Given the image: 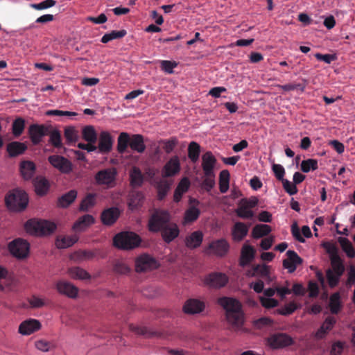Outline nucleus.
Listing matches in <instances>:
<instances>
[{
  "label": "nucleus",
  "instance_id": "46",
  "mask_svg": "<svg viewBox=\"0 0 355 355\" xmlns=\"http://www.w3.org/2000/svg\"><path fill=\"white\" fill-rule=\"evenodd\" d=\"M200 146L196 141H191L188 146V157L191 159V161L193 163H196L200 156Z\"/></svg>",
  "mask_w": 355,
  "mask_h": 355
},
{
  "label": "nucleus",
  "instance_id": "58",
  "mask_svg": "<svg viewBox=\"0 0 355 355\" xmlns=\"http://www.w3.org/2000/svg\"><path fill=\"white\" fill-rule=\"evenodd\" d=\"M298 309L297 304L294 302H291L285 304L283 307L278 309V313L282 315H288L292 314Z\"/></svg>",
  "mask_w": 355,
  "mask_h": 355
},
{
  "label": "nucleus",
  "instance_id": "17",
  "mask_svg": "<svg viewBox=\"0 0 355 355\" xmlns=\"http://www.w3.org/2000/svg\"><path fill=\"white\" fill-rule=\"evenodd\" d=\"M113 138L107 131H102L99 135V141L98 148L101 153L107 154L112 149L113 146Z\"/></svg>",
  "mask_w": 355,
  "mask_h": 355
},
{
  "label": "nucleus",
  "instance_id": "2",
  "mask_svg": "<svg viewBox=\"0 0 355 355\" xmlns=\"http://www.w3.org/2000/svg\"><path fill=\"white\" fill-rule=\"evenodd\" d=\"M28 203V194L18 188L9 191L5 196L6 206L10 211H22L27 207Z\"/></svg>",
  "mask_w": 355,
  "mask_h": 355
},
{
  "label": "nucleus",
  "instance_id": "25",
  "mask_svg": "<svg viewBox=\"0 0 355 355\" xmlns=\"http://www.w3.org/2000/svg\"><path fill=\"white\" fill-rule=\"evenodd\" d=\"M249 226L242 222H236L232 229V236L234 241H241L248 234Z\"/></svg>",
  "mask_w": 355,
  "mask_h": 355
},
{
  "label": "nucleus",
  "instance_id": "43",
  "mask_svg": "<svg viewBox=\"0 0 355 355\" xmlns=\"http://www.w3.org/2000/svg\"><path fill=\"white\" fill-rule=\"evenodd\" d=\"M200 214V211L195 206L189 207L184 213V223H191L196 220Z\"/></svg>",
  "mask_w": 355,
  "mask_h": 355
},
{
  "label": "nucleus",
  "instance_id": "13",
  "mask_svg": "<svg viewBox=\"0 0 355 355\" xmlns=\"http://www.w3.org/2000/svg\"><path fill=\"white\" fill-rule=\"evenodd\" d=\"M159 232L163 241L170 243L179 236L180 229L176 223L171 221Z\"/></svg>",
  "mask_w": 355,
  "mask_h": 355
},
{
  "label": "nucleus",
  "instance_id": "52",
  "mask_svg": "<svg viewBox=\"0 0 355 355\" xmlns=\"http://www.w3.org/2000/svg\"><path fill=\"white\" fill-rule=\"evenodd\" d=\"M96 251L92 250H78L74 252L73 257L78 260H90L96 255Z\"/></svg>",
  "mask_w": 355,
  "mask_h": 355
},
{
  "label": "nucleus",
  "instance_id": "55",
  "mask_svg": "<svg viewBox=\"0 0 355 355\" xmlns=\"http://www.w3.org/2000/svg\"><path fill=\"white\" fill-rule=\"evenodd\" d=\"M330 260L333 272L342 276L345 271V267L340 257H334Z\"/></svg>",
  "mask_w": 355,
  "mask_h": 355
},
{
  "label": "nucleus",
  "instance_id": "56",
  "mask_svg": "<svg viewBox=\"0 0 355 355\" xmlns=\"http://www.w3.org/2000/svg\"><path fill=\"white\" fill-rule=\"evenodd\" d=\"M130 329L135 333L144 336L145 337L150 338L153 336H156L158 334L155 331H151L148 330L146 327H135L133 325L130 326Z\"/></svg>",
  "mask_w": 355,
  "mask_h": 355
},
{
  "label": "nucleus",
  "instance_id": "4",
  "mask_svg": "<svg viewBox=\"0 0 355 355\" xmlns=\"http://www.w3.org/2000/svg\"><path fill=\"white\" fill-rule=\"evenodd\" d=\"M171 221V216L168 211L156 209L150 216L148 222V229L150 232H159Z\"/></svg>",
  "mask_w": 355,
  "mask_h": 355
},
{
  "label": "nucleus",
  "instance_id": "26",
  "mask_svg": "<svg viewBox=\"0 0 355 355\" xmlns=\"http://www.w3.org/2000/svg\"><path fill=\"white\" fill-rule=\"evenodd\" d=\"M35 193L40 196L46 195L49 190V180L43 176H37L33 180Z\"/></svg>",
  "mask_w": 355,
  "mask_h": 355
},
{
  "label": "nucleus",
  "instance_id": "39",
  "mask_svg": "<svg viewBox=\"0 0 355 355\" xmlns=\"http://www.w3.org/2000/svg\"><path fill=\"white\" fill-rule=\"evenodd\" d=\"M342 250L349 258L355 257V250L349 240L345 237H339L338 239Z\"/></svg>",
  "mask_w": 355,
  "mask_h": 355
},
{
  "label": "nucleus",
  "instance_id": "32",
  "mask_svg": "<svg viewBox=\"0 0 355 355\" xmlns=\"http://www.w3.org/2000/svg\"><path fill=\"white\" fill-rule=\"evenodd\" d=\"M190 187V181L187 178H183L178 183L173 194V200L178 202L181 200L182 195L187 192Z\"/></svg>",
  "mask_w": 355,
  "mask_h": 355
},
{
  "label": "nucleus",
  "instance_id": "38",
  "mask_svg": "<svg viewBox=\"0 0 355 355\" xmlns=\"http://www.w3.org/2000/svg\"><path fill=\"white\" fill-rule=\"evenodd\" d=\"M130 135L127 132H121L117 139V151L121 154L124 153L130 146Z\"/></svg>",
  "mask_w": 355,
  "mask_h": 355
},
{
  "label": "nucleus",
  "instance_id": "9",
  "mask_svg": "<svg viewBox=\"0 0 355 355\" xmlns=\"http://www.w3.org/2000/svg\"><path fill=\"white\" fill-rule=\"evenodd\" d=\"M51 126L45 125L31 124L28 128V135L31 142L34 145L39 144L42 138L48 135Z\"/></svg>",
  "mask_w": 355,
  "mask_h": 355
},
{
  "label": "nucleus",
  "instance_id": "54",
  "mask_svg": "<svg viewBox=\"0 0 355 355\" xmlns=\"http://www.w3.org/2000/svg\"><path fill=\"white\" fill-rule=\"evenodd\" d=\"M318 168V161L314 159H308L302 161L301 163V170L304 173H309L311 170L315 171Z\"/></svg>",
  "mask_w": 355,
  "mask_h": 355
},
{
  "label": "nucleus",
  "instance_id": "60",
  "mask_svg": "<svg viewBox=\"0 0 355 355\" xmlns=\"http://www.w3.org/2000/svg\"><path fill=\"white\" fill-rule=\"evenodd\" d=\"M55 3V0H44L39 3H31L30 7L35 10H44L54 6Z\"/></svg>",
  "mask_w": 355,
  "mask_h": 355
},
{
  "label": "nucleus",
  "instance_id": "57",
  "mask_svg": "<svg viewBox=\"0 0 355 355\" xmlns=\"http://www.w3.org/2000/svg\"><path fill=\"white\" fill-rule=\"evenodd\" d=\"M326 275L328 284L331 288H334L338 284L341 275L334 272L331 269H328L326 271Z\"/></svg>",
  "mask_w": 355,
  "mask_h": 355
},
{
  "label": "nucleus",
  "instance_id": "30",
  "mask_svg": "<svg viewBox=\"0 0 355 355\" xmlns=\"http://www.w3.org/2000/svg\"><path fill=\"white\" fill-rule=\"evenodd\" d=\"M144 181V176L139 168L133 166L130 171V184L133 188L141 187Z\"/></svg>",
  "mask_w": 355,
  "mask_h": 355
},
{
  "label": "nucleus",
  "instance_id": "59",
  "mask_svg": "<svg viewBox=\"0 0 355 355\" xmlns=\"http://www.w3.org/2000/svg\"><path fill=\"white\" fill-rule=\"evenodd\" d=\"M162 143L163 144L162 148L164 150L167 154H169L173 150L178 144V139L175 137H173L170 139L163 140L162 141Z\"/></svg>",
  "mask_w": 355,
  "mask_h": 355
},
{
  "label": "nucleus",
  "instance_id": "41",
  "mask_svg": "<svg viewBox=\"0 0 355 355\" xmlns=\"http://www.w3.org/2000/svg\"><path fill=\"white\" fill-rule=\"evenodd\" d=\"M329 309L332 314H337L340 311L342 304L340 296L338 293H334L329 298Z\"/></svg>",
  "mask_w": 355,
  "mask_h": 355
},
{
  "label": "nucleus",
  "instance_id": "48",
  "mask_svg": "<svg viewBox=\"0 0 355 355\" xmlns=\"http://www.w3.org/2000/svg\"><path fill=\"white\" fill-rule=\"evenodd\" d=\"M230 173L227 170H223L219 175V189L222 193H225L229 189Z\"/></svg>",
  "mask_w": 355,
  "mask_h": 355
},
{
  "label": "nucleus",
  "instance_id": "23",
  "mask_svg": "<svg viewBox=\"0 0 355 355\" xmlns=\"http://www.w3.org/2000/svg\"><path fill=\"white\" fill-rule=\"evenodd\" d=\"M40 322L35 319H30L22 322L19 327V332L22 335H30L39 330Z\"/></svg>",
  "mask_w": 355,
  "mask_h": 355
},
{
  "label": "nucleus",
  "instance_id": "21",
  "mask_svg": "<svg viewBox=\"0 0 355 355\" xmlns=\"http://www.w3.org/2000/svg\"><path fill=\"white\" fill-rule=\"evenodd\" d=\"M27 148L28 147L25 143L17 141H11L6 146V151L11 158L23 155Z\"/></svg>",
  "mask_w": 355,
  "mask_h": 355
},
{
  "label": "nucleus",
  "instance_id": "61",
  "mask_svg": "<svg viewBox=\"0 0 355 355\" xmlns=\"http://www.w3.org/2000/svg\"><path fill=\"white\" fill-rule=\"evenodd\" d=\"M283 188L289 195L293 196L297 193L298 189L293 182H290L287 179H284L282 181Z\"/></svg>",
  "mask_w": 355,
  "mask_h": 355
},
{
  "label": "nucleus",
  "instance_id": "34",
  "mask_svg": "<svg viewBox=\"0 0 355 355\" xmlns=\"http://www.w3.org/2000/svg\"><path fill=\"white\" fill-rule=\"evenodd\" d=\"M130 147L139 153H144L146 150L144 137L139 134L132 135L130 137Z\"/></svg>",
  "mask_w": 355,
  "mask_h": 355
},
{
  "label": "nucleus",
  "instance_id": "14",
  "mask_svg": "<svg viewBox=\"0 0 355 355\" xmlns=\"http://www.w3.org/2000/svg\"><path fill=\"white\" fill-rule=\"evenodd\" d=\"M287 258L283 260V266L287 269L288 272H293L298 265L302 264V259L299 257L294 250H288L286 252Z\"/></svg>",
  "mask_w": 355,
  "mask_h": 355
},
{
  "label": "nucleus",
  "instance_id": "45",
  "mask_svg": "<svg viewBox=\"0 0 355 355\" xmlns=\"http://www.w3.org/2000/svg\"><path fill=\"white\" fill-rule=\"evenodd\" d=\"M171 188V184L166 180H162L157 182L156 189L157 191V198L159 200H162L166 196L169 189Z\"/></svg>",
  "mask_w": 355,
  "mask_h": 355
},
{
  "label": "nucleus",
  "instance_id": "29",
  "mask_svg": "<svg viewBox=\"0 0 355 355\" xmlns=\"http://www.w3.org/2000/svg\"><path fill=\"white\" fill-rule=\"evenodd\" d=\"M203 241V234L201 231L193 232L185 239V245L189 249L198 248Z\"/></svg>",
  "mask_w": 355,
  "mask_h": 355
},
{
  "label": "nucleus",
  "instance_id": "18",
  "mask_svg": "<svg viewBox=\"0 0 355 355\" xmlns=\"http://www.w3.org/2000/svg\"><path fill=\"white\" fill-rule=\"evenodd\" d=\"M216 159L211 152L207 151L202 156V168L205 175L214 173V169L216 164Z\"/></svg>",
  "mask_w": 355,
  "mask_h": 355
},
{
  "label": "nucleus",
  "instance_id": "37",
  "mask_svg": "<svg viewBox=\"0 0 355 355\" xmlns=\"http://www.w3.org/2000/svg\"><path fill=\"white\" fill-rule=\"evenodd\" d=\"M269 267L265 264H257L252 268V270L248 271V275L252 277L260 276L261 277H267L269 275Z\"/></svg>",
  "mask_w": 355,
  "mask_h": 355
},
{
  "label": "nucleus",
  "instance_id": "6",
  "mask_svg": "<svg viewBox=\"0 0 355 355\" xmlns=\"http://www.w3.org/2000/svg\"><path fill=\"white\" fill-rule=\"evenodd\" d=\"M117 170L114 167H110L98 171L94 180L97 184L112 188L115 186Z\"/></svg>",
  "mask_w": 355,
  "mask_h": 355
},
{
  "label": "nucleus",
  "instance_id": "1",
  "mask_svg": "<svg viewBox=\"0 0 355 355\" xmlns=\"http://www.w3.org/2000/svg\"><path fill=\"white\" fill-rule=\"evenodd\" d=\"M218 303L226 311V318L234 327L239 328L243 323V315L241 304L236 299L222 297L218 298Z\"/></svg>",
  "mask_w": 355,
  "mask_h": 355
},
{
  "label": "nucleus",
  "instance_id": "8",
  "mask_svg": "<svg viewBox=\"0 0 355 355\" xmlns=\"http://www.w3.org/2000/svg\"><path fill=\"white\" fill-rule=\"evenodd\" d=\"M159 266L158 261L147 254L139 256L135 260V270L137 272L157 269Z\"/></svg>",
  "mask_w": 355,
  "mask_h": 355
},
{
  "label": "nucleus",
  "instance_id": "3",
  "mask_svg": "<svg viewBox=\"0 0 355 355\" xmlns=\"http://www.w3.org/2000/svg\"><path fill=\"white\" fill-rule=\"evenodd\" d=\"M26 231L33 235H49L56 229V225L46 220L30 219L24 225Z\"/></svg>",
  "mask_w": 355,
  "mask_h": 355
},
{
  "label": "nucleus",
  "instance_id": "53",
  "mask_svg": "<svg viewBox=\"0 0 355 355\" xmlns=\"http://www.w3.org/2000/svg\"><path fill=\"white\" fill-rule=\"evenodd\" d=\"M64 135L68 144L76 142L78 139V131L72 126L67 127Z\"/></svg>",
  "mask_w": 355,
  "mask_h": 355
},
{
  "label": "nucleus",
  "instance_id": "33",
  "mask_svg": "<svg viewBox=\"0 0 355 355\" xmlns=\"http://www.w3.org/2000/svg\"><path fill=\"white\" fill-rule=\"evenodd\" d=\"M96 193H87L80 203L79 211L86 212L93 208L96 204Z\"/></svg>",
  "mask_w": 355,
  "mask_h": 355
},
{
  "label": "nucleus",
  "instance_id": "16",
  "mask_svg": "<svg viewBox=\"0 0 355 355\" xmlns=\"http://www.w3.org/2000/svg\"><path fill=\"white\" fill-rule=\"evenodd\" d=\"M19 173L22 178L28 181L33 178L36 172L35 164L30 160H23L19 163Z\"/></svg>",
  "mask_w": 355,
  "mask_h": 355
},
{
  "label": "nucleus",
  "instance_id": "24",
  "mask_svg": "<svg viewBox=\"0 0 355 355\" xmlns=\"http://www.w3.org/2000/svg\"><path fill=\"white\" fill-rule=\"evenodd\" d=\"M228 282L227 277L223 273L210 274L205 279V283L214 288H221L226 285Z\"/></svg>",
  "mask_w": 355,
  "mask_h": 355
},
{
  "label": "nucleus",
  "instance_id": "12",
  "mask_svg": "<svg viewBox=\"0 0 355 355\" xmlns=\"http://www.w3.org/2000/svg\"><path fill=\"white\" fill-rule=\"evenodd\" d=\"M180 169V159L175 155L171 157L164 166L162 170V175L163 178L173 177L179 173Z\"/></svg>",
  "mask_w": 355,
  "mask_h": 355
},
{
  "label": "nucleus",
  "instance_id": "20",
  "mask_svg": "<svg viewBox=\"0 0 355 355\" xmlns=\"http://www.w3.org/2000/svg\"><path fill=\"white\" fill-rule=\"evenodd\" d=\"M119 215L120 211L117 207L107 208L101 214V221L103 225L110 226L117 220Z\"/></svg>",
  "mask_w": 355,
  "mask_h": 355
},
{
  "label": "nucleus",
  "instance_id": "5",
  "mask_svg": "<svg viewBox=\"0 0 355 355\" xmlns=\"http://www.w3.org/2000/svg\"><path fill=\"white\" fill-rule=\"evenodd\" d=\"M141 240L139 235L132 232H122L113 239L114 245L122 250H131L138 247Z\"/></svg>",
  "mask_w": 355,
  "mask_h": 355
},
{
  "label": "nucleus",
  "instance_id": "11",
  "mask_svg": "<svg viewBox=\"0 0 355 355\" xmlns=\"http://www.w3.org/2000/svg\"><path fill=\"white\" fill-rule=\"evenodd\" d=\"M15 278L8 271L0 266V291L7 293L14 290L15 287Z\"/></svg>",
  "mask_w": 355,
  "mask_h": 355
},
{
  "label": "nucleus",
  "instance_id": "64",
  "mask_svg": "<svg viewBox=\"0 0 355 355\" xmlns=\"http://www.w3.org/2000/svg\"><path fill=\"white\" fill-rule=\"evenodd\" d=\"M322 245L327 252L329 254L330 259L334 257H340L338 254V248L335 244L327 242L324 243Z\"/></svg>",
  "mask_w": 355,
  "mask_h": 355
},
{
  "label": "nucleus",
  "instance_id": "40",
  "mask_svg": "<svg viewBox=\"0 0 355 355\" xmlns=\"http://www.w3.org/2000/svg\"><path fill=\"white\" fill-rule=\"evenodd\" d=\"M270 232L271 227L268 225L258 224L253 227L252 234L254 239H259L267 236Z\"/></svg>",
  "mask_w": 355,
  "mask_h": 355
},
{
  "label": "nucleus",
  "instance_id": "28",
  "mask_svg": "<svg viewBox=\"0 0 355 355\" xmlns=\"http://www.w3.org/2000/svg\"><path fill=\"white\" fill-rule=\"evenodd\" d=\"M58 292L69 297L73 298L77 296L78 288L69 282L60 281L56 284Z\"/></svg>",
  "mask_w": 355,
  "mask_h": 355
},
{
  "label": "nucleus",
  "instance_id": "15",
  "mask_svg": "<svg viewBox=\"0 0 355 355\" xmlns=\"http://www.w3.org/2000/svg\"><path fill=\"white\" fill-rule=\"evenodd\" d=\"M268 343L270 347L277 349L289 346L293 341L292 338L286 334H277L270 337Z\"/></svg>",
  "mask_w": 355,
  "mask_h": 355
},
{
  "label": "nucleus",
  "instance_id": "27",
  "mask_svg": "<svg viewBox=\"0 0 355 355\" xmlns=\"http://www.w3.org/2000/svg\"><path fill=\"white\" fill-rule=\"evenodd\" d=\"M255 252L252 245L244 244L241 252L240 265L243 267L249 264L253 260Z\"/></svg>",
  "mask_w": 355,
  "mask_h": 355
},
{
  "label": "nucleus",
  "instance_id": "22",
  "mask_svg": "<svg viewBox=\"0 0 355 355\" xmlns=\"http://www.w3.org/2000/svg\"><path fill=\"white\" fill-rule=\"evenodd\" d=\"M205 309L203 302L197 299H189L186 301L183 311L187 314H196L202 312Z\"/></svg>",
  "mask_w": 355,
  "mask_h": 355
},
{
  "label": "nucleus",
  "instance_id": "7",
  "mask_svg": "<svg viewBox=\"0 0 355 355\" xmlns=\"http://www.w3.org/2000/svg\"><path fill=\"white\" fill-rule=\"evenodd\" d=\"M29 243L23 239H16L8 244V250L10 254L19 259L27 257L29 254Z\"/></svg>",
  "mask_w": 355,
  "mask_h": 355
},
{
  "label": "nucleus",
  "instance_id": "10",
  "mask_svg": "<svg viewBox=\"0 0 355 355\" xmlns=\"http://www.w3.org/2000/svg\"><path fill=\"white\" fill-rule=\"evenodd\" d=\"M49 162L62 173L68 174L73 170L71 162L64 157L58 155H50L48 157Z\"/></svg>",
  "mask_w": 355,
  "mask_h": 355
},
{
  "label": "nucleus",
  "instance_id": "63",
  "mask_svg": "<svg viewBox=\"0 0 355 355\" xmlns=\"http://www.w3.org/2000/svg\"><path fill=\"white\" fill-rule=\"evenodd\" d=\"M215 186V173L210 175H205L202 181V187L207 191H209Z\"/></svg>",
  "mask_w": 355,
  "mask_h": 355
},
{
  "label": "nucleus",
  "instance_id": "50",
  "mask_svg": "<svg viewBox=\"0 0 355 355\" xmlns=\"http://www.w3.org/2000/svg\"><path fill=\"white\" fill-rule=\"evenodd\" d=\"M69 275L74 279H89L90 275L84 269L79 267L71 268L69 270Z\"/></svg>",
  "mask_w": 355,
  "mask_h": 355
},
{
  "label": "nucleus",
  "instance_id": "19",
  "mask_svg": "<svg viewBox=\"0 0 355 355\" xmlns=\"http://www.w3.org/2000/svg\"><path fill=\"white\" fill-rule=\"evenodd\" d=\"M209 249L216 255L224 257L229 251L230 244L225 239H220L212 241L209 245Z\"/></svg>",
  "mask_w": 355,
  "mask_h": 355
},
{
  "label": "nucleus",
  "instance_id": "47",
  "mask_svg": "<svg viewBox=\"0 0 355 355\" xmlns=\"http://www.w3.org/2000/svg\"><path fill=\"white\" fill-rule=\"evenodd\" d=\"M236 214L241 218L250 219L254 216V213L250 209L240 201L238 208L235 210Z\"/></svg>",
  "mask_w": 355,
  "mask_h": 355
},
{
  "label": "nucleus",
  "instance_id": "49",
  "mask_svg": "<svg viewBox=\"0 0 355 355\" xmlns=\"http://www.w3.org/2000/svg\"><path fill=\"white\" fill-rule=\"evenodd\" d=\"M25 120L21 117L17 118L12 123V132L15 137H19L24 132Z\"/></svg>",
  "mask_w": 355,
  "mask_h": 355
},
{
  "label": "nucleus",
  "instance_id": "42",
  "mask_svg": "<svg viewBox=\"0 0 355 355\" xmlns=\"http://www.w3.org/2000/svg\"><path fill=\"white\" fill-rule=\"evenodd\" d=\"M49 143L56 148H62V138L60 132L57 129H49Z\"/></svg>",
  "mask_w": 355,
  "mask_h": 355
},
{
  "label": "nucleus",
  "instance_id": "51",
  "mask_svg": "<svg viewBox=\"0 0 355 355\" xmlns=\"http://www.w3.org/2000/svg\"><path fill=\"white\" fill-rule=\"evenodd\" d=\"M144 195L141 191L133 192L130 198L129 206L132 209H136L140 207L144 200Z\"/></svg>",
  "mask_w": 355,
  "mask_h": 355
},
{
  "label": "nucleus",
  "instance_id": "36",
  "mask_svg": "<svg viewBox=\"0 0 355 355\" xmlns=\"http://www.w3.org/2000/svg\"><path fill=\"white\" fill-rule=\"evenodd\" d=\"M78 240V237L76 235L73 236H65L62 238H58L56 240V246L58 248H67L72 246Z\"/></svg>",
  "mask_w": 355,
  "mask_h": 355
},
{
  "label": "nucleus",
  "instance_id": "31",
  "mask_svg": "<svg viewBox=\"0 0 355 355\" xmlns=\"http://www.w3.org/2000/svg\"><path fill=\"white\" fill-rule=\"evenodd\" d=\"M78 192L75 189H71L67 193L58 198L57 206L62 208H67L71 205L76 199Z\"/></svg>",
  "mask_w": 355,
  "mask_h": 355
},
{
  "label": "nucleus",
  "instance_id": "44",
  "mask_svg": "<svg viewBox=\"0 0 355 355\" xmlns=\"http://www.w3.org/2000/svg\"><path fill=\"white\" fill-rule=\"evenodd\" d=\"M83 138L87 142L95 144L97 140V134L92 125H87L83 128Z\"/></svg>",
  "mask_w": 355,
  "mask_h": 355
},
{
  "label": "nucleus",
  "instance_id": "62",
  "mask_svg": "<svg viewBox=\"0 0 355 355\" xmlns=\"http://www.w3.org/2000/svg\"><path fill=\"white\" fill-rule=\"evenodd\" d=\"M160 64L162 70L169 74L173 73V69L178 66L175 61L162 60Z\"/></svg>",
  "mask_w": 355,
  "mask_h": 355
},
{
  "label": "nucleus",
  "instance_id": "35",
  "mask_svg": "<svg viewBox=\"0 0 355 355\" xmlns=\"http://www.w3.org/2000/svg\"><path fill=\"white\" fill-rule=\"evenodd\" d=\"M94 218L89 214L84 215L78 218V220L73 224V230L75 231L83 230L93 223H94Z\"/></svg>",
  "mask_w": 355,
  "mask_h": 355
}]
</instances>
